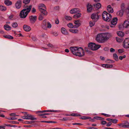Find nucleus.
I'll list each match as a JSON object with an SVG mask.
<instances>
[{"label":"nucleus","instance_id":"obj_58","mask_svg":"<svg viewBox=\"0 0 129 129\" xmlns=\"http://www.w3.org/2000/svg\"><path fill=\"white\" fill-rule=\"evenodd\" d=\"M111 122H109L108 123H107L106 124V126H110L111 125Z\"/></svg>","mask_w":129,"mask_h":129},{"label":"nucleus","instance_id":"obj_55","mask_svg":"<svg viewBox=\"0 0 129 129\" xmlns=\"http://www.w3.org/2000/svg\"><path fill=\"white\" fill-rule=\"evenodd\" d=\"M53 35L55 36H57L58 35V34L56 32H53Z\"/></svg>","mask_w":129,"mask_h":129},{"label":"nucleus","instance_id":"obj_34","mask_svg":"<svg viewBox=\"0 0 129 129\" xmlns=\"http://www.w3.org/2000/svg\"><path fill=\"white\" fill-rule=\"evenodd\" d=\"M94 119H96L99 120H103L104 119V118L98 116L94 117Z\"/></svg>","mask_w":129,"mask_h":129},{"label":"nucleus","instance_id":"obj_44","mask_svg":"<svg viewBox=\"0 0 129 129\" xmlns=\"http://www.w3.org/2000/svg\"><path fill=\"white\" fill-rule=\"evenodd\" d=\"M116 39L117 41L118 42H120L122 41V39L118 37H116Z\"/></svg>","mask_w":129,"mask_h":129},{"label":"nucleus","instance_id":"obj_33","mask_svg":"<svg viewBox=\"0 0 129 129\" xmlns=\"http://www.w3.org/2000/svg\"><path fill=\"white\" fill-rule=\"evenodd\" d=\"M69 31L70 32L74 33H77L78 32V30L77 29H70Z\"/></svg>","mask_w":129,"mask_h":129},{"label":"nucleus","instance_id":"obj_49","mask_svg":"<svg viewBox=\"0 0 129 129\" xmlns=\"http://www.w3.org/2000/svg\"><path fill=\"white\" fill-rule=\"evenodd\" d=\"M127 11L129 12L127 13V15L128 17H129V6L126 9V12L127 13Z\"/></svg>","mask_w":129,"mask_h":129},{"label":"nucleus","instance_id":"obj_32","mask_svg":"<svg viewBox=\"0 0 129 129\" xmlns=\"http://www.w3.org/2000/svg\"><path fill=\"white\" fill-rule=\"evenodd\" d=\"M114 59L116 61H117L118 60V56L116 53H114L113 55Z\"/></svg>","mask_w":129,"mask_h":129},{"label":"nucleus","instance_id":"obj_7","mask_svg":"<svg viewBox=\"0 0 129 129\" xmlns=\"http://www.w3.org/2000/svg\"><path fill=\"white\" fill-rule=\"evenodd\" d=\"M99 13L97 12L92 14L91 15V18L94 22L98 21L100 15L99 14Z\"/></svg>","mask_w":129,"mask_h":129},{"label":"nucleus","instance_id":"obj_35","mask_svg":"<svg viewBox=\"0 0 129 129\" xmlns=\"http://www.w3.org/2000/svg\"><path fill=\"white\" fill-rule=\"evenodd\" d=\"M12 25L13 27L16 28L18 26V24L17 22H14L12 23Z\"/></svg>","mask_w":129,"mask_h":129},{"label":"nucleus","instance_id":"obj_10","mask_svg":"<svg viewBox=\"0 0 129 129\" xmlns=\"http://www.w3.org/2000/svg\"><path fill=\"white\" fill-rule=\"evenodd\" d=\"M118 21L117 17H114L111 21L110 24V26L111 27H114Z\"/></svg>","mask_w":129,"mask_h":129},{"label":"nucleus","instance_id":"obj_45","mask_svg":"<svg viewBox=\"0 0 129 129\" xmlns=\"http://www.w3.org/2000/svg\"><path fill=\"white\" fill-rule=\"evenodd\" d=\"M43 16L41 14L40 15L39 17V20H42L43 18Z\"/></svg>","mask_w":129,"mask_h":129},{"label":"nucleus","instance_id":"obj_61","mask_svg":"<svg viewBox=\"0 0 129 129\" xmlns=\"http://www.w3.org/2000/svg\"><path fill=\"white\" fill-rule=\"evenodd\" d=\"M5 127L3 126H0V129H5Z\"/></svg>","mask_w":129,"mask_h":129},{"label":"nucleus","instance_id":"obj_41","mask_svg":"<svg viewBox=\"0 0 129 129\" xmlns=\"http://www.w3.org/2000/svg\"><path fill=\"white\" fill-rule=\"evenodd\" d=\"M90 117H89L83 116L80 118V119H90Z\"/></svg>","mask_w":129,"mask_h":129},{"label":"nucleus","instance_id":"obj_8","mask_svg":"<svg viewBox=\"0 0 129 129\" xmlns=\"http://www.w3.org/2000/svg\"><path fill=\"white\" fill-rule=\"evenodd\" d=\"M124 28H129V21L126 20L124 22L123 24L120 25L119 26V28L120 30H122Z\"/></svg>","mask_w":129,"mask_h":129},{"label":"nucleus","instance_id":"obj_19","mask_svg":"<svg viewBox=\"0 0 129 129\" xmlns=\"http://www.w3.org/2000/svg\"><path fill=\"white\" fill-rule=\"evenodd\" d=\"M94 8L96 10H98L101 7V4L99 3H98L93 5Z\"/></svg>","mask_w":129,"mask_h":129},{"label":"nucleus","instance_id":"obj_31","mask_svg":"<svg viewBox=\"0 0 129 129\" xmlns=\"http://www.w3.org/2000/svg\"><path fill=\"white\" fill-rule=\"evenodd\" d=\"M4 28L5 29L7 30H9L11 29V27L8 25H5Z\"/></svg>","mask_w":129,"mask_h":129},{"label":"nucleus","instance_id":"obj_5","mask_svg":"<svg viewBox=\"0 0 129 129\" xmlns=\"http://www.w3.org/2000/svg\"><path fill=\"white\" fill-rule=\"evenodd\" d=\"M42 27L43 29L47 30V28H51L52 25L49 22L46 23V20H44L42 24Z\"/></svg>","mask_w":129,"mask_h":129},{"label":"nucleus","instance_id":"obj_17","mask_svg":"<svg viewBox=\"0 0 129 129\" xmlns=\"http://www.w3.org/2000/svg\"><path fill=\"white\" fill-rule=\"evenodd\" d=\"M22 1L21 0L17 1L15 4V6L17 9H19L21 7Z\"/></svg>","mask_w":129,"mask_h":129},{"label":"nucleus","instance_id":"obj_40","mask_svg":"<svg viewBox=\"0 0 129 129\" xmlns=\"http://www.w3.org/2000/svg\"><path fill=\"white\" fill-rule=\"evenodd\" d=\"M70 115L71 116H80V115L78 113H73L71 114Z\"/></svg>","mask_w":129,"mask_h":129},{"label":"nucleus","instance_id":"obj_43","mask_svg":"<svg viewBox=\"0 0 129 129\" xmlns=\"http://www.w3.org/2000/svg\"><path fill=\"white\" fill-rule=\"evenodd\" d=\"M65 19L68 20H71L72 18L70 16H66L65 17Z\"/></svg>","mask_w":129,"mask_h":129},{"label":"nucleus","instance_id":"obj_53","mask_svg":"<svg viewBox=\"0 0 129 129\" xmlns=\"http://www.w3.org/2000/svg\"><path fill=\"white\" fill-rule=\"evenodd\" d=\"M36 9L34 8H33L31 11L33 13H34L36 12Z\"/></svg>","mask_w":129,"mask_h":129},{"label":"nucleus","instance_id":"obj_12","mask_svg":"<svg viewBox=\"0 0 129 129\" xmlns=\"http://www.w3.org/2000/svg\"><path fill=\"white\" fill-rule=\"evenodd\" d=\"M79 10L77 8H75L72 9L70 11V13L71 14L77 13L80 12Z\"/></svg>","mask_w":129,"mask_h":129},{"label":"nucleus","instance_id":"obj_9","mask_svg":"<svg viewBox=\"0 0 129 129\" xmlns=\"http://www.w3.org/2000/svg\"><path fill=\"white\" fill-rule=\"evenodd\" d=\"M123 47L125 49L129 48V38L125 39L123 42Z\"/></svg>","mask_w":129,"mask_h":129},{"label":"nucleus","instance_id":"obj_63","mask_svg":"<svg viewBox=\"0 0 129 129\" xmlns=\"http://www.w3.org/2000/svg\"><path fill=\"white\" fill-rule=\"evenodd\" d=\"M104 50L105 51H107L109 50V48H108L106 47H105L104 48Z\"/></svg>","mask_w":129,"mask_h":129},{"label":"nucleus","instance_id":"obj_30","mask_svg":"<svg viewBox=\"0 0 129 129\" xmlns=\"http://www.w3.org/2000/svg\"><path fill=\"white\" fill-rule=\"evenodd\" d=\"M0 10L2 11H4L6 10V8L5 7L1 5H0Z\"/></svg>","mask_w":129,"mask_h":129},{"label":"nucleus","instance_id":"obj_24","mask_svg":"<svg viewBox=\"0 0 129 129\" xmlns=\"http://www.w3.org/2000/svg\"><path fill=\"white\" fill-rule=\"evenodd\" d=\"M4 3L7 6L11 5L12 4V2L9 0H5Z\"/></svg>","mask_w":129,"mask_h":129},{"label":"nucleus","instance_id":"obj_27","mask_svg":"<svg viewBox=\"0 0 129 129\" xmlns=\"http://www.w3.org/2000/svg\"><path fill=\"white\" fill-rule=\"evenodd\" d=\"M72 118L71 117H65L63 118V119H61L60 120L65 121H67V120H72Z\"/></svg>","mask_w":129,"mask_h":129},{"label":"nucleus","instance_id":"obj_1","mask_svg":"<svg viewBox=\"0 0 129 129\" xmlns=\"http://www.w3.org/2000/svg\"><path fill=\"white\" fill-rule=\"evenodd\" d=\"M112 36V35L110 33L99 34L97 35L96 39L99 43H103L107 41Z\"/></svg>","mask_w":129,"mask_h":129},{"label":"nucleus","instance_id":"obj_4","mask_svg":"<svg viewBox=\"0 0 129 129\" xmlns=\"http://www.w3.org/2000/svg\"><path fill=\"white\" fill-rule=\"evenodd\" d=\"M102 17L104 20L109 21L111 20L112 16L110 14L107 13L106 12L104 11L102 14Z\"/></svg>","mask_w":129,"mask_h":129},{"label":"nucleus","instance_id":"obj_29","mask_svg":"<svg viewBox=\"0 0 129 129\" xmlns=\"http://www.w3.org/2000/svg\"><path fill=\"white\" fill-rule=\"evenodd\" d=\"M117 34L118 36L121 37L123 36L124 35V34L123 32L121 31L117 32Z\"/></svg>","mask_w":129,"mask_h":129},{"label":"nucleus","instance_id":"obj_25","mask_svg":"<svg viewBox=\"0 0 129 129\" xmlns=\"http://www.w3.org/2000/svg\"><path fill=\"white\" fill-rule=\"evenodd\" d=\"M61 31L62 33L65 35H68V33L66 29L63 27H62L61 29Z\"/></svg>","mask_w":129,"mask_h":129},{"label":"nucleus","instance_id":"obj_21","mask_svg":"<svg viewBox=\"0 0 129 129\" xmlns=\"http://www.w3.org/2000/svg\"><path fill=\"white\" fill-rule=\"evenodd\" d=\"M57 111L54 110H45L43 111H39L37 112V113H43L44 112H57Z\"/></svg>","mask_w":129,"mask_h":129},{"label":"nucleus","instance_id":"obj_26","mask_svg":"<svg viewBox=\"0 0 129 129\" xmlns=\"http://www.w3.org/2000/svg\"><path fill=\"white\" fill-rule=\"evenodd\" d=\"M46 9H43L39 11H40L41 13L43 14L44 15L46 16L47 14V12L46 10Z\"/></svg>","mask_w":129,"mask_h":129},{"label":"nucleus","instance_id":"obj_57","mask_svg":"<svg viewBox=\"0 0 129 129\" xmlns=\"http://www.w3.org/2000/svg\"><path fill=\"white\" fill-rule=\"evenodd\" d=\"M118 51L119 53H122L123 52V50L121 49H119L118 50Z\"/></svg>","mask_w":129,"mask_h":129},{"label":"nucleus","instance_id":"obj_2","mask_svg":"<svg viewBox=\"0 0 129 129\" xmlns=\"http://www.w3.org/2000/svg\"><path fill=\"white\" fill-rule=\"evenodd\" d=\"M70 49L71 52L76 56L81 57L84 55V50L82 48L72 47Z\"/></svg>","mask_w":129,"mask_h":129},{"label":"nucleus","instance_id":"obj_42","mask_svg":"<svg viewBox=\"0 0 129 129\" xmlns=\"http://www.w3.org/2000/svg\"><path fill=\"white\" fill-rule=\"evenodd\" d=\"M7 119L9 120H15L17 119V118L16 117H9L8 118H6Z\"/></svg>","mask_w":129,"mask_h":129},{"label":"nucleus","instance_id":"obj_52","mask_svg":"<svg viewBox=\"0 0 129 129\" xmlns=\"http://www.w3.org/2000/svg\"><path fill=\"white\" fill-rule=\"evenodd\" d=\"M110 51L111 52H115V50L112 48H111L110 49Z\"/></svg>","mask_w":129,"mask_h":129},{"label":"nucleus","instance_id":"obj_6","mask_svg":"<svg viewBox=\"0 0 129 129\" xmlns=\"http://www.w3.org/2000/svg\"><path fill=\"white\" fill-rule=\"evenodd\" d=\"M101 47L100 45H96L94 43H90L88 45V47L89 49L93 50L98 49Z\"/></svg>","mask_w":129,"mask_h":129},{"label":"nucleus","instance_id":"obj_14","mask_svg":"<svg viewBox=\"0 0 129 129\" xmlns=\"http://www.w3.org/2000/svg\"><path fill=\"white\" fill-rule=\"evenodd\" d=\"M26 119H30L31 120H35L37 119V118L34 117L33 116L30 114L25 115Z\"/></svg>","mask_w":129,"mask_h":129},{"label":"nucleus","instance_id":"obj_16","mask_svg":"<svg viewBox=\"0 0 129 129\" xmlns=\"http://www.w3.org/2000/svg\"><path fill=\"white\" fill-rule=\"evenodd\" d=\"M87 10L88 12H90L92 11V6L90 4H88L87 6Z\"/></svg>","mask_w":129,"mask_h":129},{"label":"nucleus","instance_id":"obj_60","mask_svg":"<svg viewBox=\"0 0 129 129\" xmlns=\"http://www.w3.org/2000/svg\"><path fill=\"white\" fill-rule=\"evenodd\" d=\"M13 17H14V15H12L10 16L9 17V18L10 19H12V18H13Z\"/></svg>","mask_w":129,"mask_h":129},{"label":"nucleus","instance_id":"obj_59","mask_svg":"<svg viewBox=\"0 0 129 129\" xmlns=\"http://www.w3.org/2000/svg\"><path fill=\"white\" fill-rule=\"evenodd\" d=\"M49 115V113H46L43 114H41L39 115L40 116H43V115Z\"/></svg>","mask_w":129,"mask_h":129},{"label":"nucleus","instance_id":"obj_37","mask_svg":"<svg viewBox=\"0 0 129 129\" xmlns=\"http://www.w3.org/2000/svg\"><path fill=\"white\" fill-rule=\"evenodd\" d=\"M103 65H105V68H112L113 67V65H110L108 64H103Z\"/></svg>","mask_w":129,"mask_h":129},{"label":"nucleus","instance_id":"obj_48","mask_svg":"<svg viewBox=\"0 0 129 129\" xmlns=\"http://www.w3.org/2000/svg\"><path fill=\"white\" fill-rule=\"evenodd\" d=\"M118 120L116 119H112L111 122L113 123H116L117 122Z\"/></svg>","mask_w":129,"mask_h":129},{"label":"nucleus","instance_id":"obj_47","mask_svg":"<svg viewBox=\"0 0 129 129\" xmlns=\"http://www.w3.org/2000/svg\"><path fill=\"white\" fill-rule=\"evenodd\" d=\"M95 22H92L91 21H90L89 22V25L91 27L93 26L95 24Z\"/></svg>","mask_w":129,"mask_h":129},{"label":"nucleus","instance_id":"obj_46","mask_svg":"<svg viewBox=\"0 0 129 129\" xmlns=\"http://www.w3.org/2000/svg\"><path fill=\"white\" fill-rule=\"evenodd\" d=\"M30 2V0H23V3L26 4L29 3Z\"/></svg>","mask_w":129,"mask_h":129},{"label":"nucleus","instance_id":"obj_64","mask_svg":"<svg viewBox=\"0 0 129 129\" xmlns=\"http://www.w3.org/2000/svg\"><path fill=\"white\" fill-rule=\"evenodd\" d=\"M48 46L50 47H53V45L51 44H49L48 45Z\"/></svg>","mask_w":129,"mask_h":129},{"label":"nucleus","instance_id":"obj_20","mask_svg":"<svg viewBox=\"0 0 129 129\" xmlns=\"http://www.w3.org/2000/svg\"><path fill=\"white\" fill-rule=\"evenodd\" d=\"M123 14V11L122 10H121L118 11L117 13L116 14L117 15L121 17L122 16Z\"/></svg>","mask_w":129,"mask_h":129},{"label":"nucleus","instance_id":"obj_56","mask_svg":"<svg viewBox=\"0 0 129 129\" xmlns=\"http://www.w3.org/2000/svg\"><path fill=\"white\" fill-rule=\"evenodd\" d=\"M73 125H82V124L80 123H75L72 124Z\"/></svg>","mask_w":129,"mask_h":129},{"label":"nucleus","instance_id":"obj_50","mask_svg":"<svg viewBox=\"0 0 129 129\" xmlns=\"http://www.w3.org/2000/svg\"><path fill=\"white\" fill-rule=\"evenodd\" d=\"M107 123L106 121H102L101 122V124L102 125H105Z\"/></svg>","mask_w":129,"mask_h":129},{"label":"nucleus","instance_id":"obj_28","mask_svg":"<svg viewBox=\"0 0 129 129\" xmlns=\"http://www.w3.org/2000/svg\"><path fill=\"white\" fill-rule=\"evenodd\" d=\"M81 16V13H78L77 14L74 15L73 16V17L75 18H78L80 17Z\"/></svg>","mask_w":129,"mask_h":129},{"label":"nucleus","instance_id":"obj_11","mask_svg":"<svg viewBox=\"0 0 129 129\" xmlns=\"http://www.w3.org/2000/svg\"><path fill=\"white\" fill-rule=\"evenodd\" d=\"M37 17L36 16L31 15L29 17L30 22L32 24H34L36 21Z\"/></svg>","mask_w":129,"mask_h":129},{"label":"nucleus","instance_id":"obj_15","mask_svg":"<svg viewBox=\"0 0 129 129\" xmlns=\"http://www.w3.org/2000/svg\"><path fill=\"white\" fill-rule=\"evenodd\" d=\"M121 127L125 128H129V123L127 121H125L121 124Z\"/></svg>","mask_w":129,"mask_h":129},{"label":"nucleus","instance_id":"obj_36","mask_svg":"<svg viewBox=\"0 0 129 129\" xmlns=\"http://www.w3.org/2000/svg\"><path fill=\"white\" fill-rule=\"evenodd\" d=\"M4 37L6 38L9 39H13V37L9 35H6L4 36Z\"/></svg>","mask_w":129,"mask_h":129},{"label":"nucleus","instance_id":"obj_22","mask_svg":"<svg viewBox=\"0 0 129 129\" xmlns=\"http://www.w3.org/2000/svg\"><path fill=\"white\" fill-rule=\"evenodd\" d=\"M107 9L108 12L109 13H112L113 12V9L110 5L108 6Z\"/></svg>","mask_w":129,"mask_h":129},{"label":"nucleus","instance_id":"obj_23","mask_svg":"<svg viewBox=\"0 0 129 129\" xmlns=\"http://www.w3.org/2000/svg\"><path fill=\"white\" fill-rule=\"evenodd\" d=\"M46 8L45 5L42 4H40L39 5V9L40 10L43 9H46Z\"/></svg>","mask_w":129,"mask_h":129},{"label":"nucleus","instance_id":"obj_51","mask_svg":"<svg viewBox=\"0 0 129 129\" xmlns=\"http://www.w3.org/2000/svg\"><path fill=\"white\" fill-rule=\"evenodd\" d=\"M102 115H104L105 116L107 117H109L110 116V115L107 114H106L104 113H102Z\"/></svg>","mask_w":129,"mask_h":129},{"label":"nucleus","instance_id":"obj_13","mask_svg":"<svg viewBox=\"0 0 129 129\" xmlns=\"http://www.w3.org/2000/svg\"><path fill=\"white\" fill-rule=\"evenodd\" d=\"M74 28H77L79 27L81 24L80 21L79 20H75L74 21Z\"/></svg>","mask_w":129,"mask_h":129},{"label":"nucleus","instance_id":"obj_54","mask_svg":"<svg viewBox=\"0 0 129 129\" xmlns=\"http://www.w3.org/2000/svg\"><path fill=\"white\" fill-rule=\"evenodd\" d=\"M87 129H98L94 127H87Z\"/></svg>","mask_w":129,"mask_h":129},{"label":"nucleus","instance_id":"obj_18","mask_svg":"<svg viewBox=\"0 0 129 129\" xmlns=\"http://www.w3.org/2000/svg\"><path fill=\"white\" fill-rule=\"evenodd\" d=\"M23 28L24 30L26 31H29L31 29V27L25 24L23 25Z\"/></svg>","mask_w":129,"mask_h":129},{"label":"nucleus","instance_id":"obj_3","mask_svg":"<svg viewBox=\"0 0 129 129\" xmlns=\"http://www.w3.org/2000/svg\"><path fill=\"white\" fill-rule=\"evenodd\" d=\"M32 7L31 5L29 6L25 5L24 6L25 9H23L20 13V17L23 18H25L31 10Z\"/></svg>","mask_w":129,"mask_h":129},{"label":"nucleus","instance_id":"obj_39","mask_svg":"<svg viewBox=\"0 0 129 129\" xmlns=\"http://www.w3.org/2000/svg\"><path fill=\"white\" fill-rule=\"evenodd\" d=\"M121 9L123 10L125 8V4L124 3H122L121 5Z\"/></svg>","mask_w":129,"mask_h":129},{"label":"nucleus","instance_id":"obj_62","mask_svg":"<svg viewBox=\"0 0 129 129\" xmlns=\"http://www.w3.org/2000/svg\"><path fill=\"white\" fill-rule=\"evenodd\" d=\"M34 121H28L27 122V124H31L33 123L34 122Z\"/></svg>","mask_w":129,"mask_h":129},{"label":"nucleus","instance_id":"obj_38","mask_svg":"<svg viewBox=\"0 0 129 129\" xmlns=\"http://www.w3.org/2000/svg\"><path fill=\"white\" fill-rule=\"evenodd\" d=\"M67 26L69 27L72 28H74V26L71 23H69L67 24Z\"/></svg>","mask_w":129,"mask_h":129}]
</instances>
